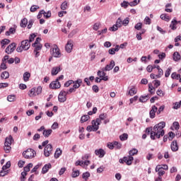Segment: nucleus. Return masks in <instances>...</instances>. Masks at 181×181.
Returning a JSON list of instances; mask_svg holds the SVG:
<instances>
[{
	"label": "nucleus",
	"instance_id": "58",
	"mask_svg": "<svg viewBox=\"0 0 181 181\" xmlns=\"http://www.w3.org/2000/svg\"><path fill=\"white\" fill-rule=\"evenodd\" d=\"M144 23H145V25H151V18L148 16H146L144 18Z\"/></svg>",
	"mask_w": 181,
	"mask_h": 181
},
{
	"label": "nucleus",
	"instance_id": "35",
	"mask_svg": "<svg viewBox=\"0 0 181 181\" xmlns=\"http://www.w3.org/2000/svg\"><path fill=\"white\" fill-rule=\"evenodd\" d=\"M30 78V73L29 72H25L23 74V80L26 83L28 81Z\"/></svg>",
	"mask_w": 181,
	"mask_h": 181
},
{
	"label": "nucleus",
	"instance_id": "9",
	"mask_svg": "<svg viewBox=\"0 0 181 181\" xmlns=\"http://www.w3.org/2000/svg\"><path fill=\"white\" fill-rule=\"evenodd\" d=\"M115 66V62L114 60L110 61V63L109 64H107L105 68L102 69L103 71H110L114 69V66Z\"/></svg>",
	"mask_w": 181,
	"mask_h": 181
},
{
	"label": "nucleus",
	"instance_id": "13",
	"mask_svg": "<svg viewBox=\"0 0 181 181\" xmlns=\"http://www.w3.org/2000/svg\"><path fill=\"white\" fill-rule=\"evenodd\" d=\"M95 155L98 156V158H104L105 156V151L103 148L96 149L95 151Z\"/></svg>",
	"mask_w": 181,
	"mask_h": 181
},
{
	"label": "nucleus",
	"instance_id": "45",
	"mask_svg": "<svg viewBox=\"0 0 181 181\" xmlns=\"http://www.w3.org/2000/svg\"><path fill=\"white\" fill-rule=\"evenodd\" d=\"M120 141H127L128 139V134L124 133L123 134L119 136Z\"/></svg>",
	"mask_w": 181,
	"mask_h": 181
},
{
	"label": "nucleus",
	"instance_id": "14",
	"mask_svg": "<svg viewBox=\"0 0 181 181\" xmlns=\"http://www.w3.org/2000/svg\"><path fill=\"white\" fill-rule=\"evenodd\" d=\"M170 148L173 152H177V151H179V145H177V141H173L170 145Z\"/></svg>",
	"mask_w": 181,
	"mask_h": 181
},
{
	"label": "nucleus",
	"instance_id": "37",
	"mask_svg": "<svg viewBox=\"0 0 181 181\" xmlns=\"http://www.w3.org/2000/svg\"><path fill=\"white\" fill-rule=\"evenodd\" d=\"M171 78H173V80H179V78H180V74L174 72L171 74Z\"/></svg>",
	"mask_w": 181,
	"mask_h": 181
},
{
	"label": "nucleus",
	"instance_id": "27",
	"mask_svg": "<svg viewBox=\"0 0 181 181\" xmlns=\"http://www.w3.org/2000/svg\"><path fill=\"white\" fill-rule=\"evenodd\" d=\"M151 98V97L149 96V95H141L139 98V101L140 103H146V101H148V100Z\"/></svg>",
	"mask_w": 181,
	"mask_h": 181
},
{
	"label": "nucleus",
	"instance_id": "17",
	"mask_svg": "<svg viewBox=\"0 0 181 181\" xmlns=\"http://www.w3.org/2000/svg\"><path fill=\"white\" fill-rule=\"evenodd\" d=\"M60 71H62V69L60 68V66H54L51 71V74L52 76H57V74H59Z\"/></svg>",
	"mask_w": 181,
	"mask_h": 181
},
{
	"label": "nucleus",
	"instance_id": "57",
	"mask_svg": "<svg viewBox=\"0 0 181 181\" xmlns=\"http://www.w3.org/2000/svg\"><path fill=\"white\" fill-rule=\"evenodd\" d=\"M39 6H36V5H33L30 7V12H36V11H37V9H39Z\"/></svg>",
	"mask_w": 181,
	"mask_h": 181
},
{
	"label": "nucleus",
	"instance_id": "59",
	"mask_svg": "<svg viewBox=\"0 0 181 181\" xmlns=\"http://www.w3.org/2000/svg\"><path fill=\"white\" fill-rule=\"evenodd\" d=\"M105 71H98V77H100V78H102L104 76H106L107 74H105V72H104Z\"/></svg>",
	"mask_w": 181,
	"mask_h": 181
},
{
	"label": "nucleus",
	"instance_id": "47",
	"mask_svg": "<svg viewBox=\"0 0 181 181\" xmlns=\"http://www.w3.org/2000/svg\"><path fill=\"white\" fill-rule=\"evenodd\" d=\"M141 2V0H134L133 1L129 2V6H136Z\"/></svg>",
	"mask_w": 181,
	"mask_h": 181
},
{
	"label": "nucleus",
	"instance_id": "42",
	"mask_svg": "<svg viewBox=\"0 0 181 181\" xmlns=\"http://www.w3.org/2000/svg\"><path fill=\"white\" fill-rule=\"evenodd\" d=\"M148 91L151 94H155V87L152 86V83H148Z\"/></svg>",
	"mask_w": 181,
	"mask_h": 181
},
{
	"label": "nucleus",
	"instance_id": "11",
	"mask_svg": "<svg viewBox=\"0 0 181 181\" xmlns=\"http://www.w3.org/2000/svg\"><path fill=\"white\" fill-rule=\"evenodd\" d=\"M62 87V85L60 84V82L59 81L55 80L49 84V88H52V90H56L57 88H60Z\"/></svg>",
	"mask_w": 181,
	"mask_h": 181
},
{
	"label": "nucleus",
	"instance_id": "52",
	"mask_svg": "<svg viewBox=\"0 0 181 181\" xmlns=\"http://www.w3.org/2000/svg\"><path fill=\"white\" fill-rule=\"evenodd\" d=\"M29 97H34V95H36V93H35V88H33L29 93H28Z\"/></svg>",
	"mask_w": 181,
	"mask_h": 181
},
{
	"label": "nucleus",
	"instance_id": "4",
	"mask_svg": "<svg viewBox=\"0 0 181 181\" xmlns=\"http://www.w3.org/2000/svg\"><path fill=\"white\" fill-rule=\"evenodd\" d=\"M122 26V19L121 18H118L116 21V23L112 25V27L109 28V30L111 32H117L118 30V28H121Z\"/></svg>",
	"mask_w": 181,
	"mask_h": 181
},
{
	"label": "nucleus",
	"instance_id": "16",
	"mask_svg": "<svg viewBox=\"0 0 181 181\" xmlns=\"http://www.w3.org/2000/svg\"><path fill=\"white\" fill-rule=\"evenodd\" d=\"M170 28L171 30H176V29H177V21L176 20V18H174L173 20L171 21Z\"/></svg>",
	"mask_w": 181,
	"mask_h": 181
},
{
	"label": "nucleus",
	"instance_id": "7",
	"mask_svg": "<svg viewBox=\"0 0 181 181\" xmlns=\"http://www.w3.org/2000/svg\"><path fill=\"white\" fill-rule=\"evenodd\" d=\"M53 151V146L52 144H47L44 148V156L46 158H49V155H52V151Z\"/></svg>",
	"mask_w": 181,
	"mask_h": 181
},
{
	"label": "nucleus",
	"instance_id": "23",
	"mask_svg": "<svg viewBox=\"0 0 181 181\" xmlns=\"http://www.w3.org/2000/svg\"><path fill=\"white\" fill-rule=\"evenodd\" d=\"M86 130L88 131V132H95L97 131H98V127H95L93 124L92 125H89L87 127Z\"/></svg>",
	"mask_w": 181,
	"mask_h": 181
},
{
	"label": "nucleus",
	"instance_id": "31",
	"mask_svg": "<svg viewBox=\"0 0 181 181\" xmlns=\"http://www.w3.org/2000/svg\"><path fill=\"white\" fill-rule=\"evenodd\" d=\"M1 78L6 80V78H9V72L5 71L1 74Z\"/></svg>",
	"mask_w": 181,
	"mask_h": 181
},
{
	"label": "nucleus",
	"instance_id": "1",
	"mask_svg": "<svg viewBox=\"0 0 181 181\" xmlns=\"http://www.w3.org/2000/svg\"><path fill=\"white\" fill-rule=\"evenodd\" d=\"M165 127H166V123L165 122H160L153 127H147L146 132L147 135H150V138L152 141H155V139H159L160 136L165 135V130L163 129Z\"/></svg>",
	"mask_w": 181,
	"mask_h": 181
},
{
	"label": "nucleus",
	"instance_id": "10",
	"mask_svg": "<svg viewBox=\"0 0 181 181\" xmlns=\"http://www.w3.org/2000/svg\"><path fill=\"white\" fill-rule=\"evenodd\" d=\"M65 50L67 53H71L73 50V40H69L65 45Z\"/></svg>",
	"mask_w": 181,
	"mask_h": 181
},
{
	"label": "nucleus",
	"instance_id": "44",
	"mask_svg": "<svg viewBox=\"0 0 181 181\" xmlns=\"http://www.w3.org/2000/svg\"><path fill=\"white\" fill-rule=\"evenodd\" d=\"M173 127L175 129V131H179L180 128V124H179L178 122H174L173 124Z\"/></svg>",
	"mask_w": 181,
	"mask_h": 181
},
{
	"label": "nucleus",
	"instance_id": "60",
	"mask_svg": "<svg viewBox=\"0 0 181 181\" xmlns=\"http://www.w3.org/2000/svg\"><path fill=\"white\" fill-rule=\"evenodd\" d=\"M34 23L35 21L33 19L29 20L28 25H27L28 29H32Z\"/></svg>",
	"mask_w": 181,
	"mask_h": 181
},
{
	"label": "nucleus",
	"instance_id": "2",
	"mask_svg": "<svg viewBox=\"0 0 181 181\" xmlns=\"http://www.w3.org/2000/svg\"><path fill=\"white\" fill-rule=\"evenodd\" d=\"M30 48V42L29 40H25L21 42V46L17 47L16 52H18V53H22L23 50H29Z\"/></svg>",
	"mask_w": 181,
	"mask_h": 181
},
{
	"label": "nucleus",
	"instance_id": "19",
	"mask_svg": "<svg viewBox=\"0 0 181 181\" xmlns=\"http://www.w3.org/2000/svg\"><path fill=\"white\" fill-rule=\"evenodd\" d=\"M91 124L95 128H98V129H100V125H101V121L100 120V119H96L95 120H93Z\"/></svg>",
	"mask_w": 181,
	"mask_h": 181
},
{
	"label": "nucleus",
	"instance_id": "61",
	"mask_svg": "<svg viewBox=\"0 0 181 181\" xmlns=\"http://www.w3.org/2000/svg\"><path fill=\"white\" fill-rule=\"evenodd\" d=\"M10 42H11V40H9L8 39H4V40H1L2 47H4V46H5V45H9Z\"/></svg>",
	"mask_w": 181,
	"mask_h": 181
},
{
	"label": "nucleus",
	"instance_id": "63",
	"mask_svg": "<svg viewBox=\"0 0 181 181\" xmlns=\"http://www.w3.org/2000/svg\"><path fill=\"white\" fill-rule=\"evenodd\" d=\"M181 105L180 102H176L175 103H174V106H173V109L174 110H179V108H180Z\"/></svg>",
	"mask_w": 181,
	"mask_h": 181
},
{
	"label": "nucleus",
	"instance_id": "21",
	"mask_svg": "<svg viewBox=\"0 0 181 181\" xmlns=\"http://www.w3.org/2000/svg\"><path fill=\"white\" fill-rule=\"evenodd\" d=\"M52 132L53 130H52V129H45L42 132V135L45 138H49V135H52Z\"/></svg>",
	"mask_w": 181,
	"mask_h": 181
},
{
	"label": "nucleus",
	"instance_id": "62",
	"mask_svg": "<svg viewBox=\"0 0 181 181\" xmlns=\"http://www.w3.org/2000/svg\"><path fill=\"white\" fill-rule=\"evenodd\" d=\"M42 93V88L41 86H38L35 88V95H39V94Z\"/></svg>",
	"mask_w": 181,
	"mask_h": 181
},
{
	"label": "nucleus",
	"instance_id": "22",
	"mask_svg": "<svg viewBox=\"0 0 181 181\" xmlns=\"http://www.w3.org/2000/svg\"><path fill=\"white\" fill-rule=\"evenodd\" d=\"M12 142H13V137H12V136H8L6 138L4 144L12 145Z\"/></svg>",
	"mask_w": 181,
	"mask_h": 181
},
{
	"label": "nucleus",
	"instance_id": "41",
	"mask_svg": "<svg viewBox=\"0 0 181 181\" xmlns=\"http://www.w3.org/2000/svg\"><path fill=\"white\" fill-rule=\"evenodd\" d=\"M33 164L32 163H28L27 165V166H25L24 168V171L23 172H25V173H28V172H29L30 170V168H33Z\"/></svg>",
	"mask_w": 181,
	"mask_h": 181
},
{
	"label": "nucleus",
	"instance_id": "3",
	"mask_svg": "<svg viewBox=\"0 0 181 181\" xmlns=\"http://www.w3.org/2000/svg\"><path fill=\"white\" fill-rule=\"evenodd\" d=\"M35 155H36V151L32 148H28L23 152V156L25 159H32L33 158H35Z\"/></svg>",
	"mask_w": 181,
	"mask_h": 181
},
{
	"label": "nucleus",
	"instance_id": "39",
	"mask_svg": "<svg viewBox=\"0 0 181 181\" xmlns=\"http://www.w3.org/2000/svg\"><path fill=\"white\" fill-rule=\"evenodd\" d=\"M108 115L107 113H103L99 115V118H97V119H100V121H104L106 118H107Z\"/></svg>",
	"mask_w": 181,
	"mask_h": 181
},
{
	"label": "nucleus",
	"instance_id": "25",
	"mask_svg": "<svg viewBox=\"0 0 181 181\" xmlns=\"http://www.w3.org/2000/svg\"><path fill=\"white\" fill-rule=\"evenodd\" d=\"M20 26L21 28H26L28 26V18H24L21 19Z\"/></svg>",
	"mask_w": 181,
	"mask_h": 181
},
{
	"label": "nucleus",
	"instance_id": "64",
	"mask_svg": "<svg viewBox=\"0 0 181 181\" xmlns=\"http://www.w3.org/2000/svg\"><path fill=\"white\" fill-rule=\"evenodd\" d=\"M8 173H9L8 170H2L1 171H0V177H4V176H6V175H8Z\"/></svg>",
	"mask_w": 181,
	"mask_h": 181
},
{
	"label": "nucleus",
	"instance_id": "36",
	"mask_svg": "<svg viewBox=\"0 0 181 181\" xmlns=\"http://www.w3.org/2000/svg\"><path fill=\"white\" fill-rule=\"evenodd\" d=\"M4 149L6 152V153H9L11 152L12 147H11V145L9 144H4Z\"/></svg>",
	"mask_w": 181,
	"mask_h": 181
},
{
	"label": "nucleus",
	"instance_id": "48",
	"mask_svg": "<svg viewBox=\"0 0 181 181\" xmlns=\"http://www.w3.org/2000/svg\"><path fill=\"white\" fill-rule=\"evenodd\" d=\"M122 24L123 25V26H128V25L129 24V18L127 17L124 19V21H122Z\"/></svg>",
	"mask_w": 181,
	"mask_h": 181
},
{
	"label": "nucleus",
	"instance_id": "24",
	"mask_svg": "<svg viewBox=\"0 0 181 181\" xmlns=\"http://www.w3.org/2000/svg\"><path fill=\"white\" fill-rule=\"evenodd\" d=\"M173 57L174 62H179L181 59L180 54L177 52H174Z\"/></svg>",
	"mask_w": 181,
	"mask_h": 181
},
{
	"label": "nucleus",
	"instance_id": "30",
	"mask_svg": "<svg viewBox=\"0 0 181 181\" xmlns=\"http://www.w3.org/2000/svg\"><path fill=\"white\" fill-rule=\"evenodd\" d=\"M16 32V29H15V28H11L8 31L6 32V36H10L11 34L13 35Z\"/></svg>",
	"mask_w": 181,
	"mask_h": 181
},
{
	"label": "nucleus",
	"instance_id": "8",
	"mask_svg": "<svg viewBox=\"0 0 181 181\" xmlns=\"http://www.w3.org/2000/svg\"><path fill=\"white\" fill-rule=\"evenodd\" d=\"M15 49H16V43L13 42L6 48V53H7V54H11V53L15 52Z\"/></svg>",
	"mask_w": 181,
	"mask_h": 181
},
{
	"label": "nucleus",
	"instance_id": "20",
	"mask_svg": "<svg viewBox=\"0 0 181 181\" xmlns=\"http://www.w3.org/2000/svg\"><path fill=\"white\" fill-rule=\"evenodd\" d=\"M81 83H83V81L81 79H77L76 81L73 83L74 89L80 88V86H81Z\"/></svg>",
	"mask_w": 181,
	"mask_h": 181
},
{
	"label": "nucleus",
	"instance_id": "18",
	"mask_svg": "<svg viewBox=\"0 0 181 181\" xmlns=\"http://www.w3.org/2000/svg\"><path fill=\"white\" fill-rule=\"evenodd\" d=\"M49 169H52V164L50 163L45 164L42 169V175L47 173L49 172Z\"/></svg>",
	"mask_w": 181,
	"mask_h": 181
},
{
	"label": "nucleus",
	"instance_id": "51",
	"mask_svg": "<svg viewBox=\"0 0 181 181\" xmlns=\"http://www.w3.org/2000/svg\"><path fill=\"white\" fill-rule=\"evenodd\" d=\"M78 31L77 30V29L73 30L68 35V37L70 39L71 37H73V36H74V35H76V33Z\"/></svg>",
	"mask_w": 181,
	"mask_h": 181
},
{
	"label": "nucleus",
	"instance_id": "29",
	"mask_svg": "<svg viewBox=\"0 0 181 181\" xmlns=\"http://www.w3.org/2000/svg\"><path fill=\"white\" fill-rule=\"evenodd\" d=\"M7 101H8L9 103H13V101H16V95H8Z\"/></svg>",
	"mask_w": 181,
	"mask_h": 181
},
{
	"label": "nucleus",
	"instance_id": "34",
	"mask_svg": "<svg viewBox=\"0 0 181 181\" xmlns=\"http://www.w3.org/2000/svg\"><path fill=\"white\" fill-rule=\"evenodd\" d=\"M90 119V116L88 115H85L81 117V122L83 124V122H87Z\"/></svg>",
	"mask_w": 181,
	"mask_h": 181
},
{
	"label": "nucleus",
	"instance_id": "43",
	"mask_svg": "<svg viewBox=\"0 0 181 181\" xmlns=\"http://www.w3.org/2000/svg\"><path fill=\"white\" fill-rule=\"evenodd\" d=\"M114 146L115 149H121V148H122V144L118 141H114Z\"/></svg>",
	"mask_w": 181,
	"mask_h": 181
},
{
	"label": "nucleus",
	"instance_id": "54",
	"mask_svg": "<svg viewBox=\"0 0 181 181\" xmlns=\"http://www.w3.org/2000/svg\"><path fill=\"white\" fill-rule=\"evenodd\" d=\"M43 15L46 19H49V18L52 16V12L50 11H48L47 12L44 11Z\"/></svg>",
	"mask_w": 181,
	"mask_h": 181
},
{
	"label": "nucleus",
	"instance_id": "40",
	"mask_svg": "<svg viewBox=\"0 0 181 181\" xmlns=\"http://www.w3.org/2000/svg\"><path fill=\"white\" fill-rule=\"evenodd\" d=\"M90 173H89V172H86V173H83V175H82V178H83L84 180L87 181V180H88V177H90Z\"/></svg>",
	"mask_w": 181,
	"mask_h": 181
},
{
	"label": "nucleus",
	"instance_id": "28",
	"mask_svg": "<svg viewBox=\"0 0 181 181\" xmlns=\"http://www.w3.org/2000/svg\"><path fill=\"white\" fill-rule=\"evenodd\" d=\"M160 18L162 21H165V22H169L170 21V17H169L166 13L161 14Z\"/></svg>",
	"mask_w": 181,
	"mask_h": 181
},
{
	"label": "nucleus",
	"instance_id": "38",
	"mask_svg": "<svg viewBox=\"0 0 181 181\" xmlns=\"http://www.w3.org/2000/svg\"><path fill=\"white\" fill-rule=\"evenodd\" d=\"M137 154H138V149L136 148H133L132 150H130L129 151V156H134V155H137Z\"/></svg>",
	"mask_w": 181,
	"mask_h": 181
},
{
	"label": "nucleus",
	"instance_id": "55",
	"mask_svg": "<svg viewBox=\"0 0 181 181\" xmlns=\"http://www.w3.org/2000/svg\"><path fill=\"white\" fill-rule=\"evenodd\" d=\"M67 1H64L62 4H61V9L62 11H66V9H67Z\"/></svg>",
	"mask_w": 181,
	"mask_h": 181
},
{
	"label": "nucleus",
	"instance_id": "6",
	"mask_svg": "<svg viewBox=\"0 0 181 181\" xmlns=\"http://www.w3.org/2000/svg\"><path fill=\"white\" fill-rule=\"evenodd\" d=\"M52 55L53 57L59 58L62 57V52H60V49L57 45H54V47L52 49Z\"/></svg>",
	"mask_w": 181,
	"mask_h": 181
},
{
	"label": "nucleus",
	"instance_id": "49",
	"mask_svg": "<svg viewBox=\"0 0 181 181\" xmlns=\"http://www.w3.org/2000/svg\"><path fill=\"white\" fill-rule=\"evenodd\" d=\"M129 5V2L127 1H123L122 3H121L120 6L122 8H124V9H127L128 8V6Z\"/></svg>",
	"mask_w": 181,
	"mask_h": 181
},
{
	"label": "nucleus",
	"instance_id": "56",
	"mask_svg": "<svg viewBox=\"0 0 181 181\" xmlns=\"http://www.w3.org/2000/svg\"><path fill=\"white\" fill-rule=\"evenodd\" d=\"M156 94L157 95H158L159 97H164L165 96V92H163V90L158 89L156 91Z\"/></svg>",
	"mask_w": 181,
	"mask_h": 181
},
{
	"label": "nucleus",
	"instance_id": "5",
	"mask_svg": "<svg viewBox=\"0 0 181 181\" xmlns=\"http://www.w3.org/2000/svg\"><path fill=\"white\" fill-rule=\"evenodd\" d=\"M67 94H69V91H66V90H62L58 96V100L59 101V103H65V101H66L67 100Z\"/></svg>",
	"mask_w": 181,
	"mask_h": 181
},
{
	"label": "nucleus",
	"instance_id": "32",
	"mask_svg": "<svg viewBox=\"0 0 181 181\" xmlns=\"http://www.w3.org/2000/svg\"><path fill=\"white\" fill-rule=\"evenodd\" d=\"M61 155H62V151L60 150V148H57L54 156L55 159H59Z\"/></svg>",
	"mask_w": 181,
	"mask_h": 181
},
{
	"label": "nucleus",
	"instance_id": "46",
	"mask_svg": "<svg viewBox=\"0 0 181 181\" xmlns=\"http://www.w3.org/2000/svg\"><path fill=\"white\" fill-rule=\"evenodd\" d=\"M28 175V173L25 172V171H23L21 173V181H25L26 180V176Z\"/></svg>",
	"mask_w": 181,
	"mask_h": 181
},
{
	"label": "nucleus",
	"instance_id": "15",
	"mask_svg": "<svg viewBox=\"0 0 181 181\" xmlns=\"http://www.w3.org/2000/svg\"><path fill=\"white\" fill-rule=\"evenodd\" d=\"M124 163L129 166L132 165V160H134V157L131 156H124Z\"/></svg>",
	"mask_w": 181,
	"mask_h": 181
},
{
	"label": "nucleus",
	"instance_id": "53",
	"mask_svg": "<svg viewBox=\"0 0 181 181\" xmlns=\"http://www.w3.org/2000/svg\"><path fill=\"white\" fill-rule=\"evenodd\" d=\"M170 73H172V67H169L165 73V77H169L170 76Z\"/></svg>",
	"mask_w": 181,
	"mask_h": 181
},
{
	"label": "nucleus",
	"instance_id": "12",
	"mask_svg": "<svg viewBox=\"0 0 181 181\" xmlns=\"http://www.w3.org/2000/svg\"><path fill=\"white\" fill-rule=\"evenodd\" d=\"M156 112H158V107H156V105H153L151 107V110L149 112L150 118L153 119V118H155V117L156 116Z\"/></svg>",
	"mask_w": 181,
	"mask_h": 181
},
{
	"label": "nucleus",
	"instance_id": "33",
	"mask_svg": "<svg viewBox=\"0 0 181 181\" xmlns=\"http://www.w3.org/2000/svg\"><path fill=\"white\" fill-rule=\"evenodd\" d=\"M71 176L72 177H78L80 176V170H74V168H73Z\"/></svg>",
	"mask_w": 181,
	"mask_h": 181
},
{
	"label": "nucleus",
	"instance_id": "50",
	"mask_svg": "<svg viewBox=\"0 0 181 181\" xmlns=\"http://www.w3.org/2000/svg\"><path fill=\"white\" fill-rule=\"evenodd\" d=\"M134 29H136V30H141L142 29V23H137L134 25Z\"/></svg>",
	"mask_w": 181,
	"mask_h": 181
},
{
	"label": "nucleus",
	"instance_id": "26",
	"mask_svg": "<svg viewBox=\"0 0 181 181\" xmlns=\"http://www.w3.org/2000/svg\"><path fill=\"white\" fill-rule=\"evenodd\" d=\"M136 88L135 87H133L129 90L127 95H131V97H132V95H135V94H136Z\"/></svg>",
	"mask_w": 181,
	"mask_h": 181
}]
</instances>
